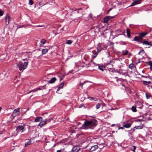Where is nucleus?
<instances>
[{
  "mask_svg": "<svg viewBox=\"0 0 152 152\" xmlns=\"http://www.w3.org/2000/svg\"><path fill=\"white\" fill-rule=\"evenodd\" d=\"M97 122V121L94 119L86 121L84 122L82 126L80 127V129H93L96 126Z\"/></svg>",
  "mask_w": 152,
  "mask_h": 152,
  "instance_id": "f257e3e1",
  "label": "nucleus"
},
{
  "mask_svg": "<svg viewBox=\"0 0 152 152\" xmlns=\"http://www.w3.org/2000/svg\"><path fill=\"white\" fill-rule=\"evenodd\" d=\"M28 64V62H25L23 64L21 61H20L17 64V66L19 68V70L20 71L23 72L26 68Z\"/></svg>",
  "mask_w": 152,
  "mask_h": 152,
  "instance_id": "f03ea898",
  "label": "nucleus"
},
{
  "mask_svg": "<svg viewBox=\"0 0 152 152\" xmlns=\"http://www.w3.org/2000/svg\"><path fill=\"white\" fill-rule=\"evenodd\" d=\"M97 51L96 52V50H93L92 51L94 55L92 56V57L94 58H95L97 55L98 53L102 50L103 48L101 47V46L98 45L97 48Z\"/></svg>",
  "mask_w": 152,
  "mask_h": 152,
  "instance_id": "7ed1b4c3",
  "label": "nucleus"
},
{
  "mask_svg": "<svg viewBox=\"0 0 152 152\" xmlns=\"http://www.w3.org/2000/svg\"><path fill=\"white\" fill-rule=\"evenodd\" d=\"M25 128V127L19 125L17 126L16 129V131L17 133H18L21 131L22 132L24 131L23 130Z\"/></svg>",
  "mask_w": 152,
  "mask_h": 152,
  "instance_id": "20e7f679",
  "label": "nucleus"
},
{
  "mask_svg": "<svg viewBox=\"0 0 152 152\" xmlns=\"http://www.w3.org/2000/svg\"><path fill=\"white\" fill-rule=\"evenodd\" d=\"M135 106L138 108L142 109L143 107V102L141 101H137L135 103Z\"/></svg>",
  "mask_w": 152,
  "mask_h": 152,
  "instance_id": "39448f33",
  "label": "nucleus"
},
{
  "mask_svg": "<svg viewBox=\"0 0 152 152\" xmlns=\"http://www.w3.org/2000/svg\"><path fill=\"white\" fill-rule=\"evenodd\" d=\"M114 16H106L104 18V23H107L108 21L110 19L114 18Z\"/></svg>",
  "mask_w": 152,
  "mask_h": 152,
  "instance_id": "423d86ee",
  "label": "nucleus"
},
{
  "mask_svg": "<svg viewBox=\"0 0 152 152\" xmlns=\"http://www.w3.org/2000/svg\"><path fill=\"white\" fill-rule=\"evenodd\" d=\"M19 109L18 108L14 110L13 111V113L12 114V116H13L14 117H15L16 115H18L19 113Z\"/></svg>",
  "mask_w": 152,
  "mask_h": 152,
  "instance_id": "0eeeda50",
  "label": "nucleus"
},
{
  "mask_svg": "<svg viewBox=\"0 0 152 152\" xmlns=\"http://www.w3.org/2000/svg\"><path fill=\"white\" fill-rule=\"evenodd\" d=\"M142 0H134L131 4L130 6H134L136 5L141 3Z\"/></svg>",
  "mask_w": 152,
  "mask_h": 152,
  "instance_id": "6e6552de",
  "label": "nucleus"
},
{
  "mask_svg": "<svg viewBox=\"0 0 152 152\" xmlns=\"http://www.w3.org/2000/svg\"><path fill=\"white\" fill-rule=\"evenodd\" d=\"M10 17L8 14H7L5 17V21L6 25H8L10 21Z\"/></svg>",
  "mask_w": 152,
  "mask_h": 152,
  "instance_id": "1a4fd4ad",
  "label": "nucleus"
},
{
  "mask_svg": "<svg viewBox=\"0 0 152 152\" xmlns=\"http://www.w3.org/2000/svg\"><path fill=\"white\" fill-rule=\"evenodd\" d=\"M80 149V148L78 146H75L73 147L72 149V151L73 152H78Z\"/></svg>",
  "mask_w": 152,
  "mask_h": 152,
  "instance_id": "9d476101",
  "label": "nucleus"
},
{
  "mask_svg": "<svg viewBox=\"0 0 152 152\" xmlns=\"http://www.w3.org/2000/svg\"><path fill=\"white\" fill-rule=\"evenodd\" d=\"M98 148V146L97 145H94L91 147V148L89 149L90 151V152L94 151L96 149Z\"/></svg>",
  "mask_w": 152,
  "mask_h": 152,
  "instance_id": "9b49d317",
  "label": "nucleus"
},
{
  "mask_svg": "<svg viewBox=\"0 0 152 152\" xmlns=\"http://www.w3.org/2000/svg\"><path fill=\"white\" fill-rule=\"evenodd\" d=\"M56 80V79L55 77H53L49 81H48V83H53Z\"/></svg>",
  "mask_w": 152,
  "mask_h": 152,
  "instance_id": "f8f14e48",
  "label": "nucleus"
},
{
  "mask_svg": "<svg viewBox=\"0 0 152 152\" xmlns=\"http://www.w3.org/2000/svg\"><path fill=\"white\" fill-rule=\"evenodd\" d=\"M42 120V118L41 117H38L36 118H35V120L34 121V122H39L40 121H41Z\"/></svg>",
  "mask_w": 152,
  "mask_h": 152,
  "instance_id": "ddd939ff",
  "label": "nucleus"
},
{
  "mask_svg": "<svg viewBox=\"0 0 152 152\" xmlns=\"http://www.w3.org/2000/svg\"><path fill=\"white\" fill-rule=\"evenodd\" d=\"M132 124V123H127L126 124H124L123 125V126L127 128H129L131 125Z\"/></svg>",
  "mask_w": 152,
  "mask_h": 152,
  "instance_id": "4468645a",
  "label": "nucleus"
},
{
  "mask_svg": "<svg viewBox=\"0 0 152 152\" xmlns=\"http://www.w3.org/2000/svg\"><path fill=\"white\" fill-rule=\"evenodd\" d=\"M142 40H138L137 38V36H135L133 39V41H136L138 42H140L142 44L143 42L142 41Z\"/></svg>",
  "mask_w": 152,
  "mask_h": 152,
  "instance_id": "2eb2a0df",
  "label": "nucleus"
},
{
  "mask_svg": "<svg viewBox=\"0 0 152 152\" xmlns=\"http://www.w3.org/2000/svg\"><path fill=\"white\" fill-rule=\"evenodd\" d=\"M126 33L127 34V37L130 38L131 37V35L130 34V30L129 28H127L126 29Z\"/></svg>",
  "mask_w": 152,
  "mask_h": 152,
  "instance_id": "dca6fc26",
  "label": "nucleus"
},
{
  "mask_svg": "<svg viewBox=\"0 0 152 152\" xmlns=\"http://www.w3.org/2000/svg\"><path fill=\"white\" fill-rule=\"evenodd\" d=\"M148 33V32H147L145 33L142 32L139 34V35H140L141 37H143L145 36Z\"/></svg>",
  "mask_w": 152,
  "mask_h": 152,
  "instance_id": "f3484780",
  "label": "nucleus"
},
{
  "mask_svg": "<svg viewBox=\"0 0 152 152\" xmlns=\"http://www.w3.org/2000/svg\"><path fill=\"white\" fill-rule=\"evenodd\" d=\"M142 44L143 45H151L152 46V45L150 44L149 42H148V41L145 40L143 42Z\"/></svg>",
  "mask_w": 152,
  "mask_h": 152,
  "instance_id": "a211bd4d",
  "label": "nucleus"
},
{
  "mask_svg": "<svg viewBox=\"0 0 152 152\" xmlns=\"http://www.w3.org/2000/svg\"><path fill=\"white\" fill-rule=\"evenodd\" d=\"M148 65L150 66V69L151 70H152V61H150L148 62Z\"/></svg>",
  "mask_w": 152,
  "mask_h": 152,
  "instance_id": "6ab92c4d",
  "label": "nucleus"
},
{
  "mask_svg": "<svg viewBox=\"0 0 152 152\" xmlns=\"http://www.w3.org/2000/svg\"><path fill=\"white\" fill-rule=\"evenodd\" d=\"M131 150L135 152V151L136 149V147L135 146H133L131 148Z\"/></svg>",
  "mask_w": 152,
  "mask_h": 152,
  "instance_id": "aec40b11",
  "label": "nucleus"
},
{
  "mask_svg": "<svg viewBox=\"0 0 152 152\" xmlns=\"http://www.w3.org/2000/svg\"><path fill=\"white\" fill-rule=\"evenodd\" d=\"M72 42H73L71 40H68L66 41L65 44L68 45H70L71 44Z\"/></svg>",
  "mask_w": 152,
  "mask_h": 152,
  "instance_id": "412c9836",
  "label": "nucleus"
},
{
  "mask_svg": "<svg viewBox=\"0 0 152 152\" xmlns=\"http://www.w3.org/2000/svg\"><path fill=\"white\" fill-rule=\"evenodd\" d=\"M131 109H132V111H133V112H136L137 111V110L136 108V107H134V106H133L132 107Z\"/></svg>",
  "mask_w": 152,
  "mask_h": 152,
  "instance_id": "4be33fe9",
  "label": "nucleus"
},
{
  "mask_svg": "<svg viewBox=\"0 0 152 152\" xmlns=\"http://www.w3.org/2000/svg\"><path fill=\"white\" fill-rule=\"evenodd\" d=\"M48 51V50L47 49H43L42 50V54H45Z\"/></svg>",
  "mask_w": 152,
  "mask_h": 152,
  "instance_id": "5701e85b",
  "label": "nucleus"
},
{
  "mask_svg": "<svg viewBox=\"0 0 152 152\" xmlns=\"http://www.w3.org/2000/svg\"><path fill=\"white\" fill-rule=\"evenodd\" d=\"M151 83V81H143V84L145 85H147L149 84H150Z\"/></svg>",
  "mask_w": 152,
  "mask_h": 152,
  "instance_id": "b1692460",
  "label": "nucleus"
},
{
  "mask_svg": "<svg viewBox=\"0 0 152 152\" xmlns=\"http://www.w3.org/2000/svg\"><path fill=\"white\" fill-rule=\"evenodd\" d=\"M145 96L146 98L147 99H148L151 96V95L150 94H147V93H145Z\"/></svg>",
  "mask_w": 152,
  "mask_h": 152,
  "instance_id": "393cba45",
  "label": "nucleus"
},
{
  "mask_svg": "<svg viewBox=\"0 0 152 152\" xmlns=\"http://www.w3.org/2000/svg\"><path fill=\"white\" fill-rule=\"evenodd\" d=\"M114 63V61H112V60H111L110 61V63H108L107 64L108 65H111V66L112 67L113 66V64H110V63H112V64H113Z\"/></svg>",
  "mask_w": 152,
  "mask_h": 152,
  "instance_id": "a878e982",
  "label": "nucleus"
},
{
  "mask_svg": "<svg viewBox=\"0 0 152 152\" xmlns=\"http://www.w3.org/2000/svg\"><path fill=\"white\" fill-rule=\"evenodd\" d=\"M136 127V129H142L143 128V126L141 125V126H135Z\"/></svg>",
  "mask_w": 152,
  "mask_h": 152,
  "instance_id": "bb28decb",
  "label": "nucleus"
},
{
  "mask_svg": "<svg viewBox=\"0 0 152 152\" xmlns=\"http://www.w3.org/2000/svg\"><path fill=\"white\" fill-rule=\"evenodd\" d=\"M31 144V142L30 141H29L28 142H26L25 143V147L27 146V145H30Z\"/></svg>",
  "mask_w": 152,
  "mask_h": 152,
  "instance_id": "cd10ccee",
  "label": "nucleus"
},
{
  "mask_svg": "<svg viewBox=\"0 0 152 152\" xmlns=\"http://www.w3.org/2000/svg\"><path fill=\"white\" fill-rule=\"evenodd\" d=\"M144 51L143 50H141L139 52L138 54L139 55H142L144 53Z\"/></svg>",
  "mask_w": 152,
  "mask_h": 152,
  "instance_id": "c85d7f7f",
  "label": "nucleus"
},
{
  "mask_svg": "<svg viewBox=\"0 0 152 152\" xmlns=\"http://www.w3.org/2000/svg\"><path fill=\"white\" fill-rule=\"evenodd\" d=\"M84 107L85 108H86V107H85L84 105L83 104H82L79 105H78V108H81L82 107Z\"/></svg>",
  "mask_w": 152,
  "mask_h": 152,
  "instance_id": "c756f323",
  "label": "nucleus"
},
{
  "mask_svg": "<svg viewBox=\"0 0 152 152\" xmlns=\"http://www.w3.org/2000/svg\"><path fill=\"white\" fill-rule=\"evenodd\" d=\"M46 41V40L45 39H42L41 40L40 42L43 45H44Z\"/></svg>",
  "mask_w": 152,
  "mask_h": 152,
  "instance_id": "7c9ffc66",
  "label": "nucleus"
},
{
  "mask_svg": "<svg viewBox=\"0 0 152 152\" xmlns=\"http://www.w3.org/2000/svg\"><path fill=\"white\" fill-rule=\"evenodd\" d=\"M64 85V83H62L59 85V87L60 88H62L63 87Z\"/></svg>",
  "mask_w": 152,
  "mask_h": 152,
  "instance_id": "2f4dec72",
  "label": "nucleus"
},
{
  "mask_svg": "<svg viewBox=\"0 0 152 152\" xmlns=\"http://www.w3.org/2000/svg\"><path fill=\"white\" fill-rule=\"evenodd\" d=\"M134 64H133L132 63L129 65V68L132 69V68L134 67Z\"/></svg>",
  "mask_w": 152,
  "mask_h": 152,
  "instance_id": "473e14b6",
  "label": "nucleus"
},
{
  "mask_svg": "<svg viewBox=\"0 0 152 152\" xmlns=\"http://www.w3.org/2000/svg\"><path fill=\"white\" fill-rule=\"evenodd\" d=\"M101 106V104H97L96 106V108L97 109H99Z\"/></svg>",
  "mask_w": 152,
  "mask_h": 152,
  "instance_id": "72a5a7b5",
  "label": "nucleus"
},
{
  "mask_svg": "<svg viewBox=\"0 0 152 152\" xmlns=\"http://www.w3.org/2000/svg\"><path fill=\"white\" fill-rule=\"evenodd\" d=\"M34 2L32 0H29V4L32 5L33 4Z\"/></svg>",
  "mask_w": 152,
  "mask_h": 152,
  "instance_id": "f704fd0d",
  "label": "nucleus"
},
{
  "mask_svg": "<svg viewBox=\"0 0 152 152\" xmlns=\"http://www.w3.org/2000/svg\"><path fill=\"white\" fill-rule=\"evenodd\" d=\"M128 52H129L128 50H126L125 51V52L123 53V55H127L128 53Z\"/></svg>",
  "mask_w": 152,
  "mask_h": 152,
  "instance_id": "c9c22d12",
  "label": "nucleus"
},
{
  "mask_svg": "<svg viewBox=\"0 0 152 152\" xmlns=\"http://www.w3.org/2000/svg\"><path fill=\"white\" fill-rule=\"evenodd\" d=\"M97 65H98L99 66L98 68L99 69H100V70H102V71L103 70V69H102V66H99V65L98 64Z\"/></svg>",
  "mask_w": 152,
  "mask_h": 152,
  "instance_id": "e433bc0d",
  "label": "nucleus"
},
{
  "mask_svg": "<svg viewBox=\"0 0 152 152\" xmlns=\"http://www.w3.org/2000/svg\"><path fill=\"white\" fill-rule=\"evenodd\" d=\"M4 14V11L0 10V16H2Z\"/></svg>",
  "mask_w": 152,
  "mask_h": 152,
  "instance_id": "4c0bfd02",
  "label": "nucleus"
},
{
  "mask_svg": "<svg viewBox=\"0 0 152 152\" xmlns=\"http://www.w3.org/2000/svg\"><path fill=\"white\" fill-rule=\"evenodd\" d=\"M42 123H43L44 125L47 124V122L46 121L45 119L44 121L42 120Z\"/></svg>",
  "mask_w": 152,
  "mask_h": 152,
  "instance_id": "58836bf2",
  "label": "nucleus"
},
{
  "mask_svg": "<svg viewBox=\"0 0 152 152\" xmlns=\"http://www.w3.org/2000/svg\"><path fill=\"white\" fill-rule=\"evenodd\" d=\"M137 38L138 40H142V39L143 37H141L140 35H139V36H137Z\"/></svg>",
  "mask_w": 152,
  "mask_h": 152,
  "instance_id": "ea45409f",
  "label": "nucleus"
},
{
  "mask_svg": "<svg viewBox=\"0 0 152 152\" xmlns=\"http://www.w3.org/2000/svg\"><path fill=\"white\" fill-rule=\"evenodd\" d=\"M135 129H136V126H135L132 129H131V131L132 132H133L134 131Z\"/></svg>",
  "mask_w": 152,
  "mask_h": 152,
  "instance_id": "a19ab883",
  "label": "nucleus"
},
{
  "mask_svg": "<svg viewBox=\"0 0 152 152\" xmlns=\"http://www.w3.org/2000/svg\"><path fill=\"white\" fill-rule=\"evenodd\" d=\"M45 119L46 120L47 122H50V121L51 120V119H50V118H49V119Z\"/></svg>",
  "mask_w": 152,
  "mask_h": 152,
  "instance_id": "79ce46f5",
  "label": "nucleus"
},
{
  "mask_svg": "<svg viewBox=\"0 0 152 152\" xmlns=\"http://www.w3.org/2000/svg\"><path fill=\"white\" fill-rule=\"evenodd\" d=\"M39 1V6H41L43 4V3L42 1Z\"/></svg>",
  "mask_w": 152,
  "mask_h": 152,
  "instance_id": "37998d69",
  "label": "nucleus"
},
{
  "mask_svg": "<svg viewBox=\"0 0 152 152\" xmlns=\"http://www.w3.org/2000/svg\"><path fill=\"white\" fill-rule=\"evenodd\" d=\"M44 125V124H43V123H42V122H41L40 127H42Z\"/></svg>",
  "mask_w": 152,
  "mask_h": 152,
  "instance_id": "c03bdc74",
  "label": "nucleus"
},
{
  "mask_svg": "<svg viewBox=\"0 0 152 152\" xmlns=\"http://www.w3.org/2000/svg\"><path fill=\"white\" fill-rule=\"evenodd\" d=\"M142 77H143L146 78H147V77L150 78V77H148V76H144V75H142Z\"/></svg>",
  "mask_w": 152,
  "mask_h": 152,
  "instance_id": "a18cd8bd",
  "label": "nucleus"
},
{
  "mask_svg": "<svg viewBox=\"0 0 152 152\" xmlns=\"http://www.w3.org/2000/svg\"><path fill=\"white\" fill-rule=\"evenodd\" d=\"M63 151V150H62L61 149L60 150H57V152H62Z\"/></svg>",
  "mask_w": 152,
  "mask_h": 152,
  "instance_id": "49530a36",
  "label": "nucleus"
},
{
  "mask_svg": "<svg viewBox=\"0 0 152 152\" xmlns=\"http://www.w3.org/2000/svg\"><path fill=\"white\" fill-rule=\"evenodd\" d=\"M107 56L108 57H109V56H110V53L109 52H107Z\"/></svg>",
  "mask_w": 152,
  "mask_h": 152,
  "instance_id": "de8ad7c7",
  "label": "nucleus"
},
{
  "mask_svg": "<svg viewBox=\"0 0 152 152\" xmlns=\"http://www.w3.org/2000/svg\"><path fill=\"white\" fill-rule=\"evenodd\" d=\"M124 129V128L123 127H121L118 126V129Z\"/></svg>",
  "mask_w": 152,
  "mask_h": 152,
  "instance_id": "09e8293b",
  "label": "nucleus"
},
{
  "mask_svg": "<svg viewBox=\"0 0 152 152\" xmlns=\"http://www.w3.org/2000/svg\"><path fill=\"white\" fill-rule=\"evenodd\" d=\"M112 10V8H110L108 11L107 13L109 12Z\"/></svg>",
  "mask_w": 152,
  "mask_h": 152,
  "instance_id": "8fccbe9b",
  "label": "nucleus"
},
{
  "mask_svg": "<svg viewBox=\"0 0 152 152\" xmlns=\"http://www.w3.org/2000/svg\"><path fill=\"white\" fill-rule=\"evenodd\" d=\"M23 61H28V60L26 58H25V59H23Z\"/></svg>",
  "mask_w": 152,
  "mask_h": 152,
  "instance_id": "3c124183",
  "label": "nucleus"
},
{
  "mask_svg": "<svg viewBox=\"0 0 152 152\" xmlns=\"http://www.w3.org/2000/svg\"><path fill=\"white\" fill-rule=\"evenodd\" d=\"M83 83H80V86L81 87H82L83 85Z\"/></svg>",
  "mask_w": 152,
  "mask_h": 152,
  "instance_id": "603ef678",
  "label": "nucleus"
},
{
  "mask_svg": "<svg viewBox=\"0 0 152 152\" xmlns=\"http://www.w3.org/2000/svg\"><path fill=\"white\" fill-rule=\"evenodd\" d=\"M60 88H59V87H58V88L57 90V92L58 91H59V90L60 89Z\"/></svg>",
  "mask_w": 152,
  "mask_h": 152,
  "instance_id": "864d4df0",
  "label": "nucleus"
},
{
  "mask_svg": "<svg viewBox=\"0 0 152 152\" xmlns=\"http://www.w3.org/2000/svg\"><path fill=\"white\" fill-rule=\"evenodd\" d=\"M37 90H32L31 92H32V91L35 92V91H37Z\"/></svg>",
  "mask_w": 152,
  "mask_h": 152,
  "instance_id": "5fc2aeb1",
  "label": "nucleus"
},
{
  "mask_svg": "<svg viewBox=\"0 0 152 152\" xmlns=\"http://www.w3.org/2000/svg\"><path fill=\"white\" fill-rule=\"evenodd\" d=\"M36 26L37 27H42V26Z\"/></svg>",
  "mask_w": 152,
  "mask_h": 152,
  "instance_id": "6e6d98bb",
  "label": "nucleus"
},
{
  "mask_svg": "<svg viewBox=\"0 0 152 152\" xmlns=\"http://www.w3.org/2000/svg\"><path fill=\"white\" fill-rule=\"evenodd\" d=\"M40 125H41V122H40V123L39 124H38V126H39L40 127Z\"/></svg>",
  "mask_w": 152,
  "mask_h": 152,
  "instance_id": "4d7b16f0",
  "label": "nucleus"
},
{
  "mask_svg": "<svg viewBox=\"0 0 152 152\" xmlns=\"http://www.w3.org/2000/svg\"><path fill=\"white\" fill-rule=\"evenodd\" d=\"M47 113H43L42 114V115H44V114H46Z\"/></svg>",
  "mask_w": 152,
  "mask_h": 152,
  "instance_id": "13d9d810",
  "label": "nucleus"
},
{
  "mask_svg": "<svg viewBox=\"0 0 152 152\" xmlns=\"http://www.w3.org/2000/svg\"><path fill=\"white\" fill-rule=\"evenodd\" d=\"M1 107H0V111H1Z\"/></svg>",
  "mask_w": 152,
  "mask_h": 152,
  "instance_id": "bf43d9fd",
  "label": "nucleus"
},
{
  "mask_svg": "<svg viewBox=\"0 0 152 152\" xmlns=\"http://www.w3.org/2000/svg\"><path fill=\"white\" fill-rule=\"evenodd\" d=\"M114 125H115V124H112V125H111V126H114Z\"/></svg>",
  "mask_w": 152,
  "mask_h": 152,
  "instance_id": "052dcab7",
  "label": "nucleus"
},
{
  "mask_svg": "<svg viewBox=\"0 0 152 152\" xmlns=\"http://www.w3.org/2000/svg\"><path fill=\"white\" fill-rule=\"evenodd\" d=\"M115 78H118V77H115Z\"/></svg>",
  "mask_w": 152,
  "mask_h": 152,
  "instance_id": "680f3d73",
  "label": "nucleus"
},
{
  "mask_svg": "<svg viewBox=\"0 0 152 152\" xmlns=\"http://www.w3.org/2000/svg\"><path fill=\"white\" fill-rule=\"evenodd\" d=\"M151 98L152 99V96H151Z\"/></svg>",
  "mask_w": 152,
  "mask_h": 152,
  "instance_id": "e2e57ef3",
  "label": "nucleus"
},
{
  "mask_svg": "<svg viewBox=\"0 0 152 152\" xmlns=\"http://www.w3.org/2000/svg\"><path fill=\"white\" fill-rule=\"evenodd\" d=\"M60 80H62V79L61 78V79H60Z\"/></svg>",
  "mask_w": 152,
  "mask_h": 152,
  "instance_id": "0e129e2a",
  "label": "nucleus"
},
{
  "mask_svg": "<svg viewBox=\"0 0 152 152\" xmlns=\"http://www.w3.org/2000/svg\"><path fill=\"white\" fill-rule=\"evenodd\" d=\"M151 88H152V86H151Z\"/></svg>",
  "mask_w": 152,
  "mask_h": 152,
  "instance_id": "69168bd1",
  "label": "nucleus"
}]
</instances>
